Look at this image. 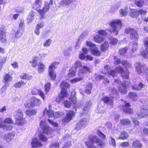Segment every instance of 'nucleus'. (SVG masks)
<instances>
[{"label":"nucleus","mask_w":148,"mask_h":148,"mask_svg":"<svg viewBox=\"0 0 148 148\" xmlns=\"http://www.w3.org/2000/svg\"><path fill=\"white\" fill-rule=\"evenodd\" d=\"M108 24L110 27L109 29L110 33H113L117 35L122 25L121 20L120 19H114L110 21Z\"/></svg>","instance_id":"f257e3e1"},{"label":"nucleus","mask_w":148,"mask_h":148,"mask_svg":"<svg viewBox=\"0 0 148 148\" xmlns=\"http://www.w3.org/2000/svg\"><path fill=\"white\" fill-rule=\"evenodd\" d=\"M117 73L121 74L122 77L125 79H128V78L129 75L130 73L128 70H127L126 71H125L122 67L121 66H119L116 67L114 71L111 70L110 71H108V77H110V76H111L113 77H114L116 76Z\"/></svg>","instance_id":"f03ea898"},{"label":"nucleus","mask_w":148,"mask_h":148,"mask_svg":"<svg viewBox=\"0 0 148 148\" xmlns=\"http://www.w3.org/2000/svg\"><path fill=\"white\" fill-rule=\"evenodd\" d=\"M94 143H97V145L101 147H104L105 145L104 142L102 141L100 139L96 136H94L89 142H86L85 143L88 148H96V146L93 145Z\"/></svg>","instance_id":"7ed1b4c3"},{"label":"nucleus","mask_w":148,"mask_h":148,"mask_svg":"<svg viewBox=\"0 0 148 148\" xmlns=\"http://www.w3.org/2000/svg\"><path fill=\"white\" fill-rule=\"evenodd\" d=\"M137 73L138 74L144 72L146 74L145 77L148 80V66L145 65H142L140 63H137L134 66Z\"/></svg>","instance_id":"20e7f679"},{"label":"nucleus","mask_w":148,"mask_h":148,"mask_svg":"<svg viewBox=\"0 0 148 148\" xmlns=\"http://www.w3.org/2000/svg\"><path fill=\"white\" fill-rule=\"evenodd\" d=\"M43 114H47L49 118L53 117L54 118H57L62 115L63 114L62 112H56L54 113L53 110H48L47 108H45L43 112Z\"/></svg>","instance_id":"39448f33"},{"label":"nucleus","mask_w":148,"mask_h":148,"mask_svg":"<svg viewBox=\"0 0 148 148\" xmlns=\"http://www.w3.org/2000/svg\"><path fill=\"white\" fill-rule=\"evenodd\" d=\"M120 105V108L125 113L130 114H132L133 113V110L130 108L129 103H126L124 101H122Z\"/></svg>","instance_id":"423d86ee"},{"label":"nucleus","mask_w":148,"mask_h":148,"mask_svg":"<svg viewBox=\"0 0 148 148\" xmlns=\"http://www.w3.org/2000/svg\"><path fill=\"white\" fill-rule=\"evenodd\" d=\"M125 33L126 34L130 33V38L135 40H137L139 38L137 32L131 28H127L125 30Z\"/></svg>","instance_id":"0eeeda50"},{"label":"nucleus","mask_w":148,"mask_h":148,"mask_svg":"<svg viewBox=\"0 0 148 148\" xmlns=\"http://www.w3.org/2000/svg\"><path fill=\"white\" fill-rule=\"evenodd\" d=\"M40 127L42 128L43 133L48 134L52 132V130L49 126L45 121H41L40 124Z\"/></svg>","instance_id":"6e6552de"},{"label":"nucleus","mask_w":148,"mask_h":148,"mask_svg":"<svg viewBox=\"0 0 148 148\" xmlns=\"http://www.w3.org/2000/svg\"><path fill=\"white\" fill-rule=\"evenodd\" d=\"M49 4L47 3H45L42 9H39L38 10H37V11L40 15V19L42 20L44 18L45 14L49 10Z\"/></svg>","instance_id":"1a4fd4ad"},{"label":"nucleus","mask_w":148,"mask_h":148,"mask_svg":"<svg viewBox=\"0 0 148 148\" xmlns=\"http://www.w3.org/2000/svg\"><path fill=\"white\" fill-rule=\"evenodd\" d=\"M145 46V51L143 48L140 50V55L145 58H148V37L146 38L144 41Z\"/></svg>","instance_id":"9d476101"},{"label":"nucleus","mask_w":148,"mask_h":148,"mask_svg":"<svg viewBox=\"0 0 148 148\" xmlns=\"http://www.w3.org/2000/svg\"><path fill=\"white\" fill-rule=\"evenodd\" d=\"M70 87V85L66 81H63L61 83L60 87L62 89L61 92L64 96H67L68 93L66 90L65 88H68Z\"/></svg>","instance_id":"9b49d317"},{"label":"nucleus","mask_w":148,"mask_h":148,"mask_svg":"<svg viewBox=\"0 0 148 148\" xmlns=\"http://www.w3.org/2000/svg\"><path fill=\"white\" fill-rule=\"evenodd\" d=\"M75 112L72 110L69 111L66 114V116L62 119L64 122H67L71 120L75 116Z\"/></svg>","instance_id":"f8f14e48"},{"label":"nucleus","mask_w":148,"mask_h":148,"mask_svg":"<svg viewBox=\"0 0 148 148\" xmlns=\"http://www.w3.org/2000/svg\"><path fill=\"white\" fill-rule=\"evenodd\" d=\"M126 82L125 83L122 84L121 86L118 88L119 91L122 94H125L126 92L127 88L130 85L129 82L128 81Z\"/></svg>","instance_id":"ddd939ff"},{"label":"nucleus","mask_w":148,"mask_h":148,"mask_svg":"<svg viewBox=\"0 0 148 148\" xmlns=\"http://www.w3.org/2000/svg\"><path fill=\"white\" fill-rule=\"evenodd\" d=\"M92 105V103L90 101H88L86 103L82 111L83 114H88L90 107Z\"/></svg>","instance_id":"4468645a"},{"label":"nucleus","mask_w":148,"mask_h":148,"mask_svg":"<svg viewBox=\"0 0 148 148\" xmlns=\"http://www.w3.org/2000/svg\"><path fill=\"white\" fill-rule=\"evenodd\" d=\"M31 145L32 147L36 148L42 146V144L38 141L37 139L34 138L32 140Z\"/></svg>","instance_id":"2eb2a0df"},{"label":"nucleus","mask_w":148,"mask_h":148,"mask_svg":"<svg viewBox=\"0 0 148 148\" xmlns=\"http://www.w3.org/2000/svg\"><path fill=\"white\" fill-rule=\"evenodd\" d=\"M44 26V23L42 21L37 24L34 30V32L36 35L38 36L39 35V30L41 28H42Z\"/></svg>","instance_id":"dca6fc26"},{"label":"nucleus","mask_w":148,"mask_h":148,"mask_svg":"<svg viewBox=\"0 0 148 148\" xmlns=\"http://www.w3.org/2000/svg\"><path fill=\"white\" fill-rule=\"evenodd\" d=\"M93 39L95 42L100 44L104 40L105 38L101 35L98 34L94 37Z\"/></svg>","instance_id":"f3484780"},{"label":"nucleus","mask_w":148,"mask_h":148,"mask_svg":"<svg viewBox=\"0 0 148 148\" xmlns=\"http://www.w3.org/2000/svg\"><path fill=\"white\" fill-rule=\"evenodd\" d=\"M46 69L45 65L42 62H40L38 64L37 71L39 73H41Z\"/></svg>","instance_id":"a211bd4d"},{"label":"nucleus","mask_w":148,"mask_h":148,"mask_svg":"<svg viewBox=\"0 0 148 148\" xmlns=\"http://www.w3.org/2000/svg\"><path fill=\"white\" fill-rule=\"evenodd\" d=\"M148 109L145 108L141 109L139 113H138V116L140 118H143L148 115Z\"/></svg>","instance_id":"6ab92c4d"},{"label":"nucleus","mask_w":148,"mask_h":148,"mask_svg":"<svg viewBox=\"0 0 148 148\" xmlns=\"http://www.w3.org/2000/svg\"><path fill=\"white\" fill-rule=\"evenodd\" d=\"M0 41L3 43H6L7 41L6 34L3 30H0Z\"/></svg>","instance_id":"aec40b11"},{"label":"nucleus","mask_w":148,"mask_h":148,"mask_svg":"<svg viewBox=\"0 0 148 148\" xmlns=\"http://www.w3.org/2000/svg\"><path fill=\"white\" fill-rule=\"evenodd\" d=\"M42 1L41 0H36L33 4V7L37 11L42 5Z\"/></svg>","instance_id":"412c9836"},{"label":"nucleus","mask_w":148,"mask_h":148,"mask_svg":"<svg viewBox=\"0 0 148 148\" xmlns=\"http://www.w3.org/2000/svg\"><path fill=\"white\" fill-rule=\"evenodd\" d=\"M138 43L136 42H130L129 44V47L131 48L132 52L136 51L138 49Z\"/></svg>","instance_id":"4be33fe9"},{"label":"nucleus","mask_w":148,"mask_h":148,"mask_svg":"<svg viewBox=\"0 0 148 148\" xmlns=\"http://www.w3.org/2000/svg\"><path fill=\"white\" fill-rule=\"evenodd\" d=\"M102 100L104 103H106L108 105H110V107H112L113 101L111 98H108L107 96L104 97L102 98Z\"/></svg>","instance_id":"5701e85b"},{"label":"nucleus","mask_w":148,"mask_h":148,"mask_svg":"<svg viewBox=\"0 0 148 148\" xmlns=\"http://www.w3.org/2000/svg\"><path fill=\"white\" fill-rule=\"evenodd\" d=\"M31 101L32 102V107L39 106L42 102L40 99L35 97L33 98L32 99Z\"/></svg>","instance_id":"b1692460"},{"label":"nucleus","mask_w":148,"mask_h":148,"mask_svg":"<svg viewBox=\"0 0 148 148\" xmlns=\"http://www.w3.org/2000/svg\"><path fill=\"white\" fill-rule=\"evenodd\" d=\"M78 75L79 77L75 78L70 81L72 83H75L83 80L84 77V75L82 74L81 73H79Z\"/></svg>","instance_id":"393cba45"},{"label":"nucleus","mask_w":148,"mask_h":148,"mask_svg":"<svg viewBox=\"0 0 148 148\" xmlns=\"http://www.w3.org/2000/svg\"><path fill=\"white\" fill-rule=\"evenodd\" d=\"M132 146L134 148H141L143 145L140 140H135L133 142Z\"/></svg>","instance_id":"a878e982"},{"label":"nucleus","mask_w":148,"mask_h":148,"mask_svg":"<svg viewBox=\"0 0 148 148\" xmlns=\"http://www.w3.org/2000/svg\"><path fill=\"white\" fill-rule=\"evenodd\" d=\"M91 53L93 55L97 56H99L101 55V51L98 50V48L95 46L93 48L90 49Z\"/></svg>","instance_id":"bb28decb"},{"label":"nucleus","mask_w":148,"mask_h":148,"mask_svg":"<svg viewBox=\"0 0 148 148\" xmlns=\"http://www.w3.org/2000/svg\"><path fill=\"white\" fill-rule=\"evenodd\" d=\"M109 47V45L108 42L105 41L103 42L101 45L100 49L103 52L108 50Z\"/></svg>","instance_id":"cd10ccee"},{"label":"nucleus","mask_w":148,"mask_h":148,"mask_svg":"<svg viewBox=\"0 0 148 148\" xmlns=\"http://www.w3.org/2000/svg\"><path fill=\"white\" fill-rule=\"evenodd\" d=\"M89 121V117L86 116L85 117L82 118L79 121L80 123L85 127L88 124Z\"/></svg>","instance_id":"c85d7f7f"},{"label":"nucleus","mask_w":148,"mask_h":148,"mask_svg":"<svg viewBox=\"0 0 148 148\" xmlns=\"http://www.w3.org/2000/svg\"><path fill=\"white\" fill-rule=\"evenodd\" d=\"M128 7L127 6H126L123 8L121 9L119 11L120 15L122 17L124 16L127 15L128 13Z\"/></svg>","instance_id":"c756f323"},{"label":"nucleus","mask_w":148,"mask_h":148,"mask_svg":"<svg viewBox=\"0 0 148 148\" xmlns=\"http://www.w3.org/2000/svg\"><path fill=\"white\" fill-rule=\"evenodd\" d=\"M16 124L18 125H22L25 123V120L24 117L15 118Z\"/></svg>","instance_id":"7c9ffc66"},{"label":"nucleus","mask_w":148,"mask_h":148,"mask_svg":"<svg viewBox=\"0 0 148 148\" xmlns=\"http://www.w3.org/2000/svg\"><path fill=\"white\" fill-rule=\"evenodd\" d=\"M130 15L133 18H136L138 16V11L135 9L130 8Z\"/></svg>","instance_id":"2f4dec72"},{"label":"nucleus","mask_w":148,"mask_h":148,"mask_svg":"<svg viewBox=\"0 0 148 148\" xmlns=\"http://www.w3.org/2000/svg\"><path fill=\"white\" fill-rule=\"evenodd\" d=\"M90 69L87 66H84L82 68L80 69L79 73H81L83 75L84 74L86 73L87 72H90Z\"/></svg>","instance_id":"473e14b6"},{"label":"nucleus","mask_w":148,"mask_h":148,"mask_svg":"<svg viewBox=\"0 0 148 148\" xmlns=\"http://www.w3.org/2000/svg\"><path fill=\"white\" fill-rule=\"evenodd\" d=\"M37 112L33 109H28L26 110L25 113L27 115L31 116L36 114Z\"/></svg>","instance_id":"72a5a7b5"},{"label":"nucleus","mask_w":148,"mask_h":148,"mask_svg":"<svg viewBox=\"0 0 148 148\" xmlns=\"http://www.w3.org/2000/svg\"><path fill=\"white\" fill-rule=\"evenodd\" d=\"M144 86V85L141 83H140L138 85L134 84L132 86V89L134 90H141Z\"/></svg>","instance_id":"f704fd0d"},{"label":"nucleus","mask_w":148,"mask_h":148,"mask_svg":"<svg viewBox=\"0 0 148 148\" xmlns=\"http://www.w3.org/2000/svg\"><path fill=\"white\" fill-rule=\"evenodd\" d=\"M14 136L13 133H8L5 136V139L7 142H9L14 138Z\"/></svg>","instance_id":"c9c22d12"},{"label":"nucleus","mask_w":148,"mask_h":148,"mask_svg":"<svg viewBox=\"0 0 148 148\" xmlns=\"http://www.w3.org/2000/svg\"><path fill=\"white\" fill-rule=\"evenodd\" d=\"M128 96L133 100H136L138 99L137 95L135 93L130 92L128 94Z\"/></svg>","instance_id":"e433bc0d"},{"label":"nucleus","mask_w":148,"mask_h":148,"mask_svg":"<svg viewBox=\"0 0 148 148\" xmlns=\"http://www.w3.org/2000/svg\"><path fill=\"white\" fill-rule=\"evenodd\" d=\"M72 94L73 95L71 96V100L72 103L73 104V107L75 108L76 107V103H77V100L75 96V93L74 92H73Z\"/></svg>","instance_id":"4c0bfd02"},{"label":"nucleus","mask_w":148,"mask_h":148,"mask_svg":"<svg viewBox=\"0 0 148 148\" xmlns=\"http://www.w3.org/2000/svg\"><path fill=\"white\" fill-rule=\"evenodd\" d=\"M76 69L74 68H71L68 73V76L69 77H74L75 75Z\"/></svg>","instance_id":"58836bf2"},{"label":"nucleus","mask_w":148,"mask_h":148,"mask_svg":"<svg viewBox=\"0 0 148 148\" xmlns=\"http://www.w3.org/2000/svg\"><path fill=\"white\" fill-rule=\"evenodd\" d=\"M26 83L22 80H21L16 83L14 85V86L16 88H20L25 85Z\"/></svg>","instance_id":"ea45409f"},{"label":"nucleus","mask_w":148,"mask_h":148,"mask_svg":"<svg viewBox=\"0 0 148 148\" xmlns=\"http://www.w3.org/2000/svg\"><path fill=\"white\" fill-rule=\"evenodd\" d=\"M23 117V113L21 110H18L16 112L15 114V118H21Z\"/></svg>","instance_id":"a19ab883"},{"label":"nucleus","mask_w":148,"mask_h":148,"mask_svg":"<svg viewBox=\"0 0 148 148\" xmlns=\"http://www.w3.org/2000/svg\"><path fill=\"white\" fill-rule=\"evenodd\" d=\"M20 78L22 79L29 80L32 79V76L26 73H24L20 76Z\"/></svg>","instance_id":"79ce46f5"},{"label":"nucleus","mask_w":148,"mask_h":148,"mask_svg":"<svg viewBox=\"0 0 148 148\" xmlns=\"http://www.w3.org/2000/svg\"><path fill=\"white\" fill-rule=\"evenodd\" d=\"M23 31V29H18L15 33V37L17 38H19L21 37Z\"/></svg>","instance_id":"37998d69"},{"label":"nucleus","mask_w":148,"mask_h":148,"mask_svg":"<svg viewBox=\"0 0 148 148\" xmlns=\"http://www.w3.org/2000/svg\"><path fill=\"white\" fill-rule=\"evenodd\" d=\"M51 86V84L49 82H47L45 85V92L46 94L49 92Z\"/></svg>","instance_id":"c03bdc74"},{"label":"nucleus","mask_w":148,"mask_h":148,"mask_svg":"<svg viewBox=\"0 0 148 148\" xmlns=\"http://www.w3.org/2000/svg\"><path fill=\"white\" fill-rule=\"evenodd\" d=\"M128 137V135L126 132H124L121 133L119 138L120 139L124 140L126 139Z\"/></svg>","instance_id":"a18cd8bd"},{"label":"nucleus","mask_w":148,"mask_h":148,"mask_svg":"<svg viewBox=\"0 0 148 148\" xmlns=\"http://www.w3.org/2000/svg\"><path fill=\"white\" fill-rule=\"evenodd\" d=\"M38 60V58L37 56L34 57L32 61H30L29 62L32 63V66L34 67H36L37 66Z\"/></svg>","instance_id":"49530a36"},{"label":"nucleus","mask_w":148,"mask_h":148,"mask_svg":"<svg viewBox=\"0 0 148 148\" xmlns=\"http://www.w3.org/2000/svg\"><path fill=\"white\" fill-rule=\"evenodd\" d=\"M135 4L138 7H142L144 4V0H138L135 1Z\"/></svg>","instance_id":"de8ad7c7"},{"label":"nucleus","mask_w":148,"mask_h":148,"mask_svg":"<svg viewBox=\"0 0 148 148\" xmlns=\"http://www.w3.org/2000/svg\"><path fill=\"white\" fill-rule=\"evenodd\" d=\"M106 126L108 129V132L109 133L113 134L112 130H113V128L112 126V124L110 122H107L106 124Z\"/></svg>","instance_id":"09e8293b"},{"label":"nucleus","mask_w":148,"mask_h":148,"mask_svg":"<svg viewBox=\"0 0 148 148\" xmlns=\"http://www.w3.org/2000/svg\"><path fill=\"white\" fill-rule=\"evenodd\" d=\"M131 121L128 119H123L121 120V123L125 125H128L130 123Z\"/></svg>","instance_id":"8fccbe9b"},{"label":"nucleus","mask_w":148,"mask_h":148,"mask_svg":"<svg viewBox=\"0 0 148 148\" xmlns=\"http://www.w3.org/2000/svg\"><path fill=\"white\" fill-rule=\"evenodd\" d=\"M38 138L40 140L42 141H46L47 140V138L42 133H40L39 134Z\"/></svg>","instance_id":"3c124183"},{"label":"nucleus","mask_w":148,"mask_h":148,"mask_svg":"<svg viewBox=\"0 0 148 148\" xmlns=\"http://www.w3.org/2000/svg\"><path fill=\"white\" fill-rule=\"evenodd\" d=\"M34 15V12L32 11H31L27 18V21L28 22H30L33 20Z\"/></svg>","instance_id":"603ef678"},{"label":"nucleus","mask_w":148,"mask_h":148,"mask_svg":"<svg viewBox=\"0 0 148 148\" xmlns=\"http://www.w3.org/2000/svg\"><path fill=\"white\" fill-rule=\"evenodd\" d=\"M109 40L110 44L112 45H116L118 42L117 39L113 37L110 38Z\"/></svg>","instance_id":"864d4df0"},{"label":"nucleus","mask_w":148,"mask_h":148,"mask_svg":"<svg viewBox=\"0 0 148 148\" xmlns=\"http://www.w3.org/2000/svg\"><path fill=\"white\" fill-rule=\"evenodd\" d=\"M5 82H8L11 81L12 80V77L8 74H7L4 77Z\"/></svg>","instance_id":"5fc2aeb1"},{"label":"nucleus","mask_w":148,"mask_h":148,"mask_svg":"<svg viewBox=\"0 0 148 148\" xmlns=\"http://www.w3.org/2000/svg\"><path fill=\"white\" fill-rule=\"evenodd\" d=\"M121 63L122 65L125 67L126 69L128 68H130L132 67V65L126 61H123L121 62Z\"/></svg>","instance_id":"6e6d98bb"},{"label":"nucleus","mask_w":148,"mask_h":148,"mask_svg":"<svg viewBox=\"0 0 148 148\" xmlns=\"http://www.w3.org/2000/svg\"><path fill=\"white\" fill-rule=\"evenodd\" d=\"M72 1V0H62L60 2V4L63 6L66 5L70 3Z\"/></svg>","instance_id":"4d7b16f0"},{"label":"nucleus","mask_w":148,"mask_h":148,"mask_svg":"<svg viewBox=\"0 0 148 148\" xmlns=\"http://www.w3.org/2000/svg\"><path fill=\"white\" fill-rule=\"evenodd\" d=\"M56 64V63L53 62L50 65L48 69V72L54 71Z\"/></svg>","instance_id":"13d9d810"},{"label":"nucleus","mask_w":148,"mask_h":148,"mask_svg":"<svg viewBox=\"0 0 148 148\" xmlns=\"http://www.w3.org/2000/svg\"><path fill=\"white\" fill-rule=\"evenodd\" d=\"M51 42V40L50 39H49L46 40L43 43V45L44 47H49L50 45Z\"/></svg>","instance_id":"bf43d9fd"},{"label":"nucleus","mask_w":148,"mask_h":148,"mask_svg":"<svg viewBox=\"0 0 148 148\" xmlns=\"http://www.w3.org/2000/svg\"><path fill=\"white\" fill-rule=\"evenodd\" d=\"M67 96H67H64L62 94V92H61L60 96L56 98V101L58 103H60L61 100H63L64 99V97H67Z\"/></svg>","instance_id":"052dcab7"},{"label":"nucleus","mask_w":148,"mask_h":148,"mask_svg":"<svg viewBox=\"0 0 148 148\" xmlns=\"http://www.w3.org/2000/svg\"><path fill=\"white\" fill-rule=\"evenodd\" d=\"M110 141L109 143L110 145L113 147H115L116 146V142L114 138L112 136L110 137Z\"/></svg>","instance_id":"680f3d73"},{"label":"nucleus","mask_w":148,"mask_h":148,"mask_svg":"<svg viewBox=\"0 0 148 148\" xmlns=\"http://www.w3.org/2000/svg\"><path fill=\"white\" fill-rule=\"evenodd\" d=\"M59 144L58 142H54L51 144L49 148H59Z\"/></svg>","instance_id":"e2e57ef3"},{"label":"nucleus","mask_w":148,"mask_h":148,"mask_svg":"<svg viewBox=\"0 0 148 148\" xmlns=\"http://www.w3.org/2000/svg\"><path fill=\"white\" fill-rule=\"evenodd\" d=\"M48 72L51 79L52 80H54L56 77V75L54 71H49Z\"/></svg>","instance_id":"0e129e2a"},{"label":"nucleus","mask_w":148,"mask_h":148,"mask_svg":"<svg viewBox=\"0 0 148 148\" xmlns=\"http://www.w3.org/2000/svg\"><path fill=\"white\" fill-rule=\"evenodd\" d=\"M86 45L87 46L90 47L89 49L90 50V49L91 48H93L96 46L95 44L92 43L91 42H90L88 41H86Z\"/></svg>","instance_id":"69168bd1"},{"label":"nucleus","mask_w":148,"mask_h":148,"mask_svg":"<svg viewBox=\"0 0 148 148\" xmlns=\"http://www.w3.org/2000/svg\"><path fill=\"white\" fill-rule=\"evenodd\" d=\"M127 47L120 49L119 51L120 54L121 55H124L127 52Z\"/></svg>","instance_id":"338daca9"},{"label":"nucleus","mask_w":148,"mask_h":148,"mask_svg":"<svg viewBox=\"0 0 148 148\" xmlns=\"http://www.w3.org/2000/svg\"><path fill=\"white\" fill-rule=\"evenodd\" d=\"M98 35H101L102 36H105L107 34V33L105 30H98L97 32Z\"/></svg>","instance_id":"774afa93"}]
</instances>
